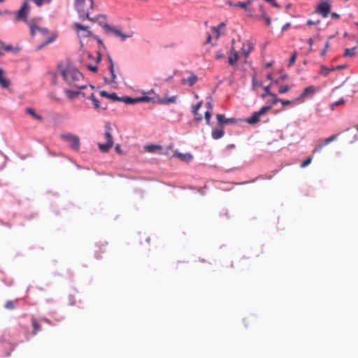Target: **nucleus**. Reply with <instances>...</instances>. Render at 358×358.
I'll use <instances>...</instances> for the list:
<instances>
[{
    "label": "nucleus",
    "mask_w": 358,
    "mask_h": 358,
    "mask_svg": "<svg viewBox=\"0 0 358 358\" xmlns=\"http://www.w3.org/2000/svg\"><path fill=\"white\" fill-rule=\"evenodd\" d=\"M290 27V24L289 23H287L286 24H285L282 28V31H285L286 30L288 27Z\"/></svg>",
    "instance_id": "338daca9"
},
{
    "label": "nucleus",
    "mask_w": 358,
    "mask_h": 358,
    "mask_svg": "<svg viewBox=\"0 0 358 358\" xmlns=\"http://www.w3.org/2000/svg\"><path fill=\"white\" fill-rule=\"evenodd\" d=\"M177 98H178L177 96H173L169 98H159L158 101L159 103H161L162 105H168L170 103H176Z\"/></svg>",
    "instance_id": "dca6fc26"
},
{
    "label": "nucleus",
    "mask_w": 358,
    "mask_h": 358,
    "mask_svg": "<svg viewBox=\"0 0 358 358\" xmlns=\"http://www.w3.org/2000/svg\"><path fill=\"white\" fill-rule=\"evenodd\" d=\"M206 107L208 108V110H212L213 105L210 101L206 103Z\"/></svg>",
    "instance_id": "0e129e2a"
},
{
    "label": "nucleus",
    "mask_w": 358,
    "mask_h": 358,
    "mask_svg": "<svg viewBox=\"0 0 358 358\" xmlns=\"http://www.w3.org/2000/svg\"><path fill=\"white\" fill-rule=\"evenodd\" d=\"M289 90H290V86L282 85V86H280L279 88V93L284 94V93H286L287 92L289 91Z\"/></svg>",
    "instance_id": "e433bc0d"
},
{
    "label": "nucleus",
    "mask_w": 358,
    "mask_h": 358,
    "mask_svg": "<svg viewBox=\"0 0 358 358\" xmlns=\"http://www.w3.org/2000/svg\"><path fill=\"white\" fill-rule=\"evenodd\" d=\"M10 85V81L5 76V72L0 69V86L2 88H8Z\"/></svg>",
    "instance_id": "4468645a"
},
{
    "label": "nucleus",
    "mask_w": 358,
    "mask_h": 358,
    "mask_svg": "<svg viewBox=\"0 0 358 358\" xmlns=\"http://www.w3.org/2000/svg\"><path fill=\"white\" fill-rule=\"evenodd\" d=\"M271 106H264L259 111H257L258 114L261 116L271 110Z\"/></svg>",
    "instance_id": "4c0bfd02"
},
{
    "label": "nucleus",
    "mask_w": 358,
    "mask_h": 358,
    "mask_svg": "<svg viewBox=\"0 0 358 358\" xmlns=\"http://www.w3.org/2000/svg\"><path fill=\"white\" fill-rule=\"evenodd\" d=\"M174 156L178 157L180 160L185 162H190L192 159V156L190 154H182V153H176Z\"/></svg>",
    "instance_id": "412c9836"
},
{
    "label": "nucleus",
    "mask_w": 358,
    "mask_h": 358,
    "mask_svg": "<svg viewBox=\"0 0 358 358\" xmlns=\"http://www.w3.org/2000/svg\"><path fill=\"white\" fill-rule=\"evenodd\" d=\"M336 137H337V135L335 134V135H332V136H329V138H326L324 143L320 144L318 146V148H315L313 152H315L316 151H320L324 146L328 145L329 143L334 141L336 138Z\"/></svg>",
    "instance_id": "a211bd4d"
},
{
    "label": "nucleus",
    "mask_w": 358,
    "mask_h": 358,
    "mask_svg": "<svg viewBox=\"0 0 358 358\" xmlns=\"http://www.w3.org/2000/svg\"><path fill=\"white\" fill-rule=\"evenodd\" d=\"M100 94H101V96H102L108 97V96H109V94H108V93L107 92H106V91H101V92H100Z\"/></svg>",
    "instance_id": "052dcab7"
},
{
    "label": "nucleus",
    "mask_w": 358,
    "mask_h": 358,
    "mask_svg": "<svg viewBox=\"0 0 358 358\" xmlns=\"http://www.w3.org/2000/svg\"><path fill=\"white\" fill-rule=\"evenodd\" d=\"M312 159H313V157H308L304 162H303L301 164V168H304L306 166H307L308 165H309L311 162H312Z\"/></svg>",
    "instance_id": "ea45409f"
},
{
    "label": "nucleus",
    "mask_w": 358,
    "mask_h": 358,
    "mask_svg": "<svg viewBox=\"0 0 358 358\" xmlns=\"http://www.w3.org/2000/svg\"><path fill=\"white\" fill-rule=\"evenodd\" d=\"M280 102L284 106H288V105L292 103V101H289V100H283V99H280Z\"/></svg>",
    "instance_id": "5fc2aeb1"
},
{
    "label": "nucleus",
    "mask_w": 358,
    "mask_h": 358,
    "mask_svg": "<svg viewBox=\"0 0 358 358\" xmlns=\"http://www.w3.org/2000/svg\"><path fill=\"white\" fill-rule=\"evenodd\" d=\"M296 57H297L296 52H294L289 59V64H288L289 66H291L292 65H293L295 63Z\"/></svg>",
    "instance_id": "72a5a7b5"
},
{
    "label": "nucleus",
    "mask_w": 358,
    "mask_h": 358,
    "mask_svg": "<svg viewBox=\"0 0 358 358\" xmlns=\"http://www.w3.org/2000/svg\"><path fill=\"white\" fill-rule=\"evenodd\" d=\"M55 36H50L49 37L48 39L45 40L41 45H40L37 49L38 50H41L42 48H43L44 46H45L46 45L52 43L54 40H55Z\"/></svg>",
    "instance_id": "7c9ffc66"
},
{
    "label": "nucleus",
    "mask_w": 358,
    "mask_h": 358,
    "mask_svg": "<svg viewBox=\"0 0 358 358\" xmlns=\"http://www.w3.org/2000/svg\"><path fill=\"white\" fill-rule=\"evenodd\" d=\"M259 117H260V115L258 114V113L255 112L252 114V115L251 116V117L248 119L247 122H248V123H249L250 124H254L257 123L259 121Z\"/></svg>",
    "instance_id": "4be33fe9"
},
{
    "label": "nucleus",
    "mask_w": 358,
    "mask_h": 358,
    "mask_svg": "<svg viewBox=\"0 0 358 358\" xmlns=\"http://www.w3.org/2000/svg\"><path fill=\"white\" fill-rule=\"evenodd\" d=\"M87 68L90 71H91L92 72H94V73L97 72V71H98V69H97V67L96 66H93V65H91V64L87 65Z\"/></svg>",
    "instance_id": "864d4df0"
},
{
    "label": "nucleus",
    "mask_w": 358,
    "mask_h": 358,
    "mask_svg": "<svg viewBox=\"0 0 358 358\" xmlns=\"http://www.w3.org/2000/svg\"><path fill=\"white\" fill-rule=\"evenodd\" d=\"M146 150L150 152H155L157 150H162V146L155 145H149L145 147Z\"/></svg>",
    "instance_id": "c85d7f7f"
},
{
    "label": "nucleus",
    "mask_w": 358,
    "mask_h": 358,
    "mask_svg": "<svg viewBox=\"0 0 358 358\" xmlns=\"http://www.w3.org/2000/svg\"><path fill=\"white\" fill-rule=\"evenodd\" d=\"M65 93L69 99H73L76 95L78 94V92H73L69 90H65Z\"/></svg>",
    "instance_id": "f704fd0d"
},
{
    "label": "nucleus",
    "mask_w": 358,
    "mask_h": 358,
    "mask_svg": "<svg viewBox=\"0 0 358 358\" xmlns=\"http://www.w3.org/2000/svg\"><path fill=\"white\" fill-rule=\"evenodd\" d=\"M224 134V131L223 127H221L220 129H214L212 131V137L216 140L222 138Z\"/></svg>",
    "instance_id": "6ab92c4d"
},
{
    "label": "nucleus",
    "mask_w": 358,
    "mask_h": 358,
    "mask_svg": "<svg viewBox=\"0 0 358 358\" xmlns=\"http://www.w3.org/2000/svg\"><path fill=\"white\" fill-rule=\"evenodd\" d=\"M216 59H221L224 58V55L222 50H218L215 55Z\"/></svg>",
    "instance_id": "c03bdc74"
},
{
    "label": "nucleus",
    "mask_w": 358,
    "mask_h": 358,
    "mask_svg": "<svg viewBox=\"0 0 358 358\" xmlns=\"http://www.w3.org/2000/svg\"><path fill=\"white\" fill-rule=\"evenodd\" d=\"M238 59V52L234 49V47H231L230 51V56L229 57V64L231 66H236L237 61Z\"/></svg>",
    "instance_id": "f8f14e48"
},
{
    "label": "nucleus",
    "mask_w": 358,
    "mask_h": 358,
    "mask_svg": "<svg viewBox=\"0 0 358 358\" xmlns=\"http://www.w3.org/2000/svg\"><path fill=\"white\" fill-rule=\"evenodd\" d=\"M334 70H335L334 68L330 69V68H328L324 66H321L320 70V74L326 77L329 74V73L334 71Z\"/></svg>",
    "instance_id": "5701e85b"
},
{
    "label": "nucleus",
    "mask_w": 358,
    "mask_h": 358,
    "mask_svg": "<svg viewBox=\"0 0 358 358\" xmlns=\"http://www.w3.org/2000/svg\"><path fill=\"white\" fill-rule=\"evenodd\" d=\"M74 6L81 20L85 19L91 22H98L100 18H105L104 15L92 16L94 8V0H75Z\"/></svg>",
    "instance_id": "f03ea898"
},
{
    "label": "nucleus",
    "mask_w": 358,
    "mask_h": 358,
    "mask_svg": "<svg viewBox=\"0 0 358 358\" xmlns=\"http://www.w3.org/2000/svg\"><path fill=\"white\" fill-rule=\"evenodd\" d=\"M108 98L113 101H121V98H119L115 93L110 94Z\"/></svg>",
    "instance_id": "a18cd8bd"
},
{
    "label": "nucleus",
    "mask_w": 358,
    "mask_h": 358,
    "mask_svg": "<svg viewBox=\"0 0 358 358\" xmlns=\"http://www.w3.org/2000/svg\"><path fill=\"white\" fill-rule=\"evenodd\" d=\"M216 118L217 120L218 124L220 127H222L223 125L227 124H234L236 122V120L234 118H226L225 116L222 114H217L216 115Z\"/></svg>",
    "instance_id": "9b49d317"
},
{
    "label": "nucleus",
    "mask_w": 358,
    "mask_h": 358,
    "mask_svg": "<svg viewBox=\"0 0 358 358\" xmlns=\"http://www.w3.org/2000/svg\"><path fill=\"white\" fill-rule=\"evenodd\" d=\"M253 49L254 44L250 41H246L242 45L241 53L246 58Z\"/></svg>",
    "instance_id": "9d476101"
},
{
    "label": "nucleus",
    "mask_w": 358,
    "mask_h": 358,
    "mask_svg": "<svg viewBox=\"0 0 358 358\" xmlns=\"http://www.w3.org/2000/svg\"><path fill=\"white\" fill-rule=\"evenodd\" d=\"M106 17L105 16V18H100V19L99 20V21H98V22H97V23H99V25H101V26L103 28V25H104V24H108L107 23H105V22H104V21L106 20Z\"/></svg>",
    "instance_id": "6e6d98bb"
},
{
    "label": "nucleus",
    "mask_w": 358,
    "mask_h": 358,
    "mask_svg": "<svg viewBox=\"0 0 358 358\" xmlns=\"http://www.w3.org/2000/svg\"><path fill=\"white\" fill-rule=\"evenodd\" d=\"M31 324L33 327L32 334L33 335H36L38 331L41 330V326L38 323V320L34 317L31 319Z\"/></svg>",
    "instance_id": "aec40b11"
},
{
    "label": "nucleus",
    "mask_w": 358,
    "mask_h": 358,
    "mask_svg": "<svg viewBox=\"0 0 358 358\" xmlns=\"http://www.w3.org/2000/svg\"><path fill=\"white\" fill-rule=\"evenodd\" d=\"M197 80L196 76L191 74L187 78H182L181 83L182 84H187L189 86L192 87L196 83Z\"/></svg>",
    "instance_id": "2eb2a0df"
},
{
    "label": "nucleus",
    "mask_w": 358,
    "mask_h": 358,
    "mask_svg": "<svg viewBox=\"0 0 358 358\" xmlns=\"http://www.w3.org/2000/svg\"><path fill=\"white\" fill-rule=\"evenodd\" d=\"M262 19H264L265 20L266 25L269 26L271 24V20L268 16L266 15V13H264V17H262Z\"/></svg>",
    "instance_id": "49530a36"
},
{
    "label": "nucleus",
    "mask_w": 358,
    "mask_h": 358,
    "mask_svg": "<svg viewBox=\"0 0 358 358\" xmlns=\"http://www.w3.org/2000/svg\"><path fill=\"white\" fill-rule=\"evenodd\" d=\"M105 245H106V243H101L100 245H99V250L95 251V256L97 259H101V256L100 255V252H105V250H102L101 248L104 247Z\"/></svg>",
    "instance_id": "c756f323"
},
{
    "label": "nucleus",
    "mask_w": 358,
    "mask_h": 358,
    "mask_svg": "<svg viewBox=\"0 0 358 358\" xmlns=\"http://www.w3.org/2000/svg\"><path fill=\"white\" fill-rule=\"evenodd\" d=\"M264 93L262 95V96L263 98L266 97V96H273V94H275L274 93H272L271 91H270V85H268L266 87H264Z\"/></svg>",
    "instance_id": "473e14b6"
},
{
    "label": "nucleus",
    "mask_w": 358,
    "mask_h": 358,
    "mask_svg": "<svg viewBox=\"0 0 358 358\" xmlns=\"http://www.w3.org/2000/svg\"><path fill=\"white\" fill-rule=\"evenodd\" d=\"M317 91V88L314 85H310L306 87L301 95L296 100H303L306 97L313 96Z\"/></svg>",
    "instance_id": "6e6552de"
},
{
    "label": "nucleus",
    "mask_w": 358,
    "mask_h": 358,
    "mask_svg": "<svg viewBox=\"0 0 358 358\" xmlns=\"http://www.w3.org/2000/svg\"><path fill=\"white\" fill-rule=\"evenodd\" d=\"M194 115V120L196 121V122H200L203 119V117H202V115L199 113V111H196V112H192Z\"/></svg>",
    "instance_id": "79ce46f5"
},
{
    "label": "nucleus",
    "mask_w": 358,
    "mask_h": 358,
    "mask_svg": "<svg viewBox=\"0 0 358 358\" xmlns=\"http://www.w3.org/2000/svg\"><path fill=\"white\" fill-rule=\"evenodd\" d=\"M273 177V175H266L262 176V179L264 180H271Z\"/></svg>",
    "instance_id": "bf43d9fd"
},
{
    "label": "nucleus",
    "mask_w": 358,
    "mask_h": 358,
    "mask_svg": "<svg viewBox=\"0 0 358 358\" xmlns=\"http://www.w3.org/2000/svg\"><path fill=\"white\" fill-rule=\"evenodd\" d=\"M61 138L67 141L70 148L73 150L78 151L79 150L80 143L78 136L71 134H66L61 135Z\"/></svg>",
    "instance_id": "20e7f679"
},
{
    "label": "nucleus",
    "mask_w": 358,
    "mask_h": 358,
    "mask_svg": "<svg viewBox=\"0 0 358 358\" xmlns=\"http://www.w3.org/2000/svg\"><path fill=\"white\" fill-rule=\"evenodd\" d=\"M331 5L325 1L322 2L317 6V11L322 15L323 17H327L330 12Z\"/></svg>",
    "instance_id": "1a4fd4ad"
},
{
    "label": "nucleus",
    "mask_w": 358,
    "mask_h": 358,
    "mask_svg": "<svg viewBox=\"0 0 358 358\" xmlns=\"http://www.w3.org/2000/svg\"><path fill=\"white\" fill-rule=\"evenodd\" d=\"M212 31L214 34H216V38H219L220 34V29L217 27H212Z\"/></svg>",
    "instance_id": "3c124183"
},
{
    "label": "nucleus",
    "mask_w": 358,
    "mask_h": 358,
    "mask_svg": "<svg viewBox=\"0 0 358 358\" xmlns=\"http://www.w3.org/2000/svg\"><path fill=\"white\" fill-rule=\"evenodd\" d=\"M17 302V299L15 301L8 300L6 302L4 307L8 310H13L15 308V304Z\"/></svg>",
    "instance_id": "bb28decb"
},
{
    "label": "nucleus",
    "mask_w": 358,
    "mask_h": 358,
    "mask_svg": "<svg viewBox=\"0 0 358 358\" xmlns=\"http://www.w3.org/2000/svg\"><path fill=\"white\" fill-rule=\"evenodd\" d=\"M30 6L29 4V0H25L22 3L20 9L17 12V19L20 20H27V17L29 13Z\"/></svg>",
    "instance_id": "423d86ee"
},
{
    "label": "nucleus",
    "mask_w": 358,
    "mask_h": 358,
    "mask_svg": "<svg viewBox=\"0 0 358 358\" xmlns=\"http://www.w3.org/2000/svg\"><path fill=\"white\" fill-rule=\"evenodd\" d=\"M52 0H33L37 6H41L44 3H50Z\"/></svg>",
    "instance_id": "c9c22d12"
},
{
    "label": "nucleus",
    "mask_w": 358,
    "mask_h": 358,
    "mask_svg": "<svg viewBox=\"0 0 358 358\" xmlns=\"http://www.w3.org/2000/svg\"><path fill=\"white\" fill-rule=\"evenodd\" d=\"M272 97V100L271 101V103L273 104V105H275L278 102H280V99L279 98H278L276 96V94H273V96H271Z\"/></svg>",
    "instance_id": "de8ad7c7"
},
{
    "label": "nucleus",
    "mask_w": 358,
    "mask_h": 358,
    "mask_svg": "<svg viewBox=\"0 0 358 358\" xmlns=\"http://www.w3.org/2000/svg\"><path fill=\"white\" fill-rule=\"evenodd\" d=\"M201 105H202V101H200L198 104H196L195 106H192V112L199 111V110L201 107Z\"/></svg>",
    "instance_id": "09e8293b"
},
{
    "label": "nucleus",
    "mask_w": 358,
    "mask_h": 358,
    "mask_svg": "<svg viewBox=\"0 0 358 358\" xmlns=\"http://www.w3.org/2000/svg\"><path fill=\"white\" fill-rule=\"evenodd\" d=\"M211 38H212L211 35H210V34H208V36H207V39H206V43H210Z\"/></svg>",
    "instance_id": "774afa93"
},
{
    "label": "nucleus",
    "mask_w": 358,
    "mask_h": 358,
    "mask_svg": "<svg viewBox=\"0 0 358 358\" xmlns=\"http://www.w3.org/2000/svg\"><path fill=\"white\" fill-rule=\"evenodd\" d=\"M25 112L27 114L31 116L34 119L37 120L38 121L42 122L43 118L41 115H38L33 108H27L25 109Z\"/></svg>",
    "instance_id": "f3484780"
},
{
    "label": "nucleus",
    "mask_w": 358,
    "mask_h": 358,
    "mask_svg": "<svg viewBox=\"0 0 358 358\" xmlns=\"http://www.w3.org/2000/svg\"><path fill=\"white\" fill-rule=\"evenodd\" d=\"M331 16L335 19H338L340 17V15L336 13H331Z\"/></svg>",
    "instance_id": "e2e57ef3"
},
{
    "label": "nucleus",
    "mask_w": 358,
    "mask_h": 358,
    "mask_svg": "<svg viewBox=\"0 0 358 358\" xmlns=\"http://www.w3.org/2000/svg\"><path fill=\"white\" fill-rule=\"evenodd\" d=\"M357 46H355L352 48H346L344 52V57H352L355 55V50H357Z\"/></svg>",
    "instance_id": "a878e982"
},
{
    "label": "nucleus",
    "mask_w": 358,
    "mask_h": 358,
    "mask_svg": "<svg viewBox=\"0 0 358 358\" xmlns=\"http://www.w3.org/2000/svg\"><path fill=\"white\" fill-rule=\"evenodd\" d=\"M106 131L104 133L105 138L107 140L106 143H99L98 146L99 150L103 152H107L113 145V140L111 134L112 127L109 122H107L105 125Z\"/></svg>",
    "instance_id": "7ed1b4c3"
},
{
    "label": "nucleus",
    "mask_w": 358,
    "mask_h": 358,
    "mask_svg": "<svg viewBox=\"0 0 358 358\" xmlns=\"http://www.w3.org/2000/svg\"><path fill=\"white\" fill-rule=\"evenodd\" d=\"M151 101V98L149 97V96H141V97H138V103L139 102H149Z\"/></svg>",
    "instance_id": "37998d69"
},
{
    "label": "nucleus",
    "mask_w": 358,
    "mask_h": 358,
    "mask_svg": "<svg viewBox=\"0 0 358 358\" xmlns=\"http://www.w3.org/2000/svg\"><path fill=\"white\" fill-rule=\"evenodd\" d=\"M329 41H327L326 43H325V46H324V48L322 50L320 55L322 56H324L327 51V49L329 48Z\"/></svg>",
    "instance_id": "603ef678"
},
{
    "label": "nucleus",
    "mask_w": 358,
    "mask_h": 358,
    "mask_svg": "<svg viewBox=\"0 0 358 358\" xmlns=\"http://www.w3.org/2000/svg\"><path fill=\"white\" fill-rule=\"evenodd\" d=\"M10 12L9 10H0V15H10Z\"/></svg>",
    "instance_id": "680f3d73"
},
{
    "label": "nucleus",
    "mask_w": 358,
    "mask_h": 358,
    "mask_svg": "<svg viewBox=\"0 0 358 358\" xmlns=\"http://www.w3.org/2000/svg\"><path fill=\"white\" fill-rule=\"evenodd\" d=\"M210 118H211V113L210 110H207L205 113V119L206 120L207 124H208V125L210 124Z\"/></svg>",
    "instance_id": "a19ab883"
},
{
    "label": "nucleus",
    "mask_w": 358,
    "mask_h": 358,
    "mask_svg": "<svg viewBox=\"0 0 358 358\" xmlns=\"http://www.w3.org/2000/svg\"><path fill=\"white\" fill-rule=\"evenodd\" d=\"M345 103V99L343 98L330 104V108L331 110H334L336 106L343 105Z\"/></svg>",
    "instance_id": "cd10ccee"
},
{
    "label": "nucleus",
    "mask_w": 358,
    "mask_h": 358,
    "mask_svg": "<svg viewBox=\"0 0 358 358\" xmlns=\"http://www.w3.org/2000/svg\"><path fill=\"white\" fill-rule=\"evenodd\" d=\"M73 29L80 38H87L92 36V33L90 31L89 27L84 26L80 23H74Z\"/></svg>",
    "instance_id": "39448f33"
},
{
    "label": "nucleus",
    "mask_w": 358,
    "mask_h": 358,
    "mask_svg": "<svg viewBox=\"0 0 358 358\" xmlns=\"http://www.w3.org/2000/svg\"><path fill=\"white\" fill-rule=\"evenodd\" d=\"M58 68L59 73L69 85L80 89L85 87V85L80 84L83 80V76L78 69L71 64H66V66H64L62 64L58 65Z\"/></svg>",
    "instance_id": "f257e3e1"
},
{
    "label": "nucleus",
    "mask_w": 358,
    "mask_h": 358,
    "mask_svg": "<svg viewBox=\"0 0 358 358\" xmlns=\"http://www.w3.org/2000/svg\"><path fill=\"white\" fill-rule=\"evenodd\" d=\"M259 11L261 13V15L259 17V20H262V17H264V13H266V12H265V10H264V9L262 6H259Z\"/></svg>",
    "instance_id": "13d9d810"
},
{
    "label": "nucleus",
    "mask_w": 358,
    "mask_h": 358,
    "mask_svg": "<svg viewBox=\"0 0 358 358\" xmlns=\"http://www.w3.org/2000/svg\"><path fill=\"white\" fill-rule=\"evenodd\" d=\"M92 37H93L94 39H96L99 43H100V44L103 43L102 41L99 38H98L96 36H94L92 34Z\"/></svg>",
    "instance_id": "69168bd1"
},
{
    "label": "nucleus",
    "mask_w": 358,
    "mask_h": 358,
    "mask_svg": "<svg viewBox=\"0 0 358 358\" xmlns=\"http://www.w3.org/2000/svg\"><path fill=\"white\" fill-rule=\"evenodd\" d=\"M121 101L127 103V104H134L138 103V97L137 98H131L129 96H122L121 97Z\"/></svg>",
    "instance_id": "b1692460"
},
{
    "label": "nucleus",
    "mask_w": 358,
    "mask_h": 358,
    "mask_svg": "<svg viewBox=\"0 0 358 358\" xmlns=\"http://www.w3.org/2000/svg\"><path fill=\"white\" fill-rule=\"evenodd\" d=\"M103 29L106 34H113L115 36L120 37L122 41H124L127 38H129L131 36L126 35V34H123L120 29L113 27L110 26L109 24H104Z\"/></svg>",
    "instance_id": "0eeeda50"
},
{
    "label": "nucleus",
    "mask_w": 358,
    "mask_h": 358,
    "mask_svg": "<svg viewBox=\"0 0 358 358\" xmlns=\"http://www.w3.org/2000/svg\"><path fill=\"white\" fill-rule=\"evenodd\" d=\"M2 49L6 51H10L13 50V46L10 45H6L3 42L2 44Z\"/></svg>",
    "instance_id": "8fccbe9b"
},
{
    "label": "nucleus",
    "mask_w": 358,
    "mask_h": 358,
    "mask_svg": "<svg viewBox=\"0 0 358 358\" xmlns=\"http://www.w3.org/2000/svg\"><path fill=\"white\" fill-rule=\"evenodd\" d=\"M90 99L92 100L93 103H94V107L96 108H103V109H105L106 108L105 107H101L100 106V103H99V101L98 99H96L94 95V94H91V97Z\"/></svg>",
    "instance_id": "2f4dec72"
},
{
    "label": "nucleus",
    "mask_w": 358,
    "mask_h": 358,
    "mask_svg": "<svg viewBox=\"0 0 358 358\" xmlns=\"http://www.w3.org/2000/svg\"><path fill=\"white\" fill-rule=\"evenodd\" d=\"M108 59H109V62H110V74H111V80H112V82L115 83V80L116 78V76L115 74L113 62V60H112L110 57H108Z\"/></svg>",
    "instance_id": "393cba45"
},
{
    "label": "nucleus",
    "mask_w": 358,
    "mask_h": 358,
    "mask_svg": "<svg viewBox=\"0 0 358 358\" xmlns=\"http://www.w3.org/2000/svg\"><path fill=\"white\" fill-rule=\"evenodd\" d=\"M250 4V1H247V2H239L236 4H234L235 6H238V7H240L241 8H244L245 10L248 9V6Z\"/></svg>",
    "instance_id": "58836bf2"
},
{
    "label": "nucleus",
    "mask_w": 358,
    "mask_h": 358,
    "mask_svg": "<svg viewBox=\"0 0 358 358\" xmlns=\"http://www.w3.org/2000/svg\"><path fill=\"white\" fill-rule=\"evenodd\" d=\"M27 24L30 28L31 34L32 36L35 35L36 31L40 32L43 35L46 34L48 33V30L46 29L39 28L34 24H33L31 22H28Z\"/></svg>",
    "instance_id": "ddd939ff"
},
{
    "label": "nucleus",
    "mask_w": 358,
    "mask_h": 358,
    "mask_svg": "<svg viewBox=\"0 0 358 358\" xmlns=\"http://www.w3.org/2000/svg\"><path fill=\"white\" fill-rule=\"evenodd\" d=\"M320 22V20H317V21L315 22V21H313L311 20H308L307 21V24H308V25H315V24H318Z\"/></svg>",
    "instance_id": "4d7b16f0"
}]
</instances>
